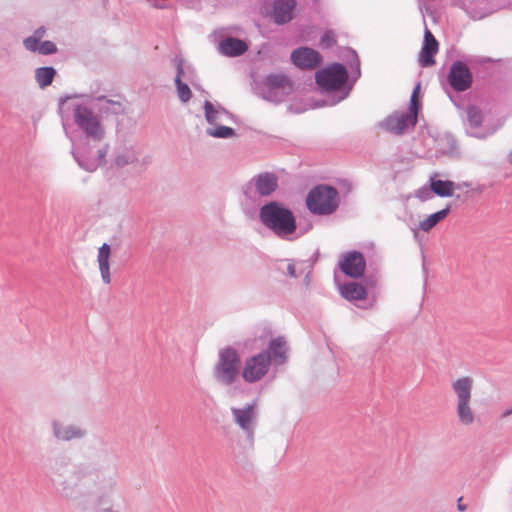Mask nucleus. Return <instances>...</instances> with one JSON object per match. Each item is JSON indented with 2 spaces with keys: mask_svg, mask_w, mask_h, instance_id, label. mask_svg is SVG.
Instances as JSON below:
<instances>
[{
  "mask_svg": "<svg viewBox=\"0 0 512 512\" xmlns=\"http://www.w3.org/2000/svg\"><path fill=\"white\" fill-rule=\"evenodd\" d=\"M105 99L104 95L91 93L71 94L59 98L58 113L65 128V122L72 114L75 125L84 133L86 138L94 143H99L105 136L104 127L100 117L88 106L93 101Z\"/></svg>",
  "mask_w": 512,
  "mask_h": 512,
  "instance_id": "obj_1",
  "label": "nucleus"
},
{
  "mask_svg": "<svg viewBox=\"0 0 512 512\" xmlns=\"http://www.w3.org/2000/svg\"><path fill=\"white\" fill-rule=\"evenodd\" d=\"M259 220L280 239L291 241L297 238L295 215L291 209L278 201L264 204L259 211Z\"/></svg>",
  "mask_w": 512,
  "mask_h": 512,
  "instance_id": "obj_2",
  "label": "nucleus"
},
{
  "mask_svg": "<svg viewBox=\"0 0 512 512\" xmlns=\"http://www.w3.org/2000/svg\"><path fill=\"white\" fill-rule=\"evenodd\" d=\"M69 484L73 485V497L76 487H95L103 496L111 493L116 486L115 476L95 463H79L69 473Z\"/></svg>",
  "mask_w": 512,
  "mask_h": 512,
  "instance_id": "obj_3",
  "label": "nucleus"
},
{
  "mask_svg": "<svg viewBox=\"0 0 512 512\" xmlns=\"http://www.w3.org/2000/svg\"><path fill=\"white\" fill-rule=\"evenodd\" d=\"M71 458L60 453L49 459L45 473L58 493L65 498H73V485L69 484Z\"/></svg>",
  "mask_w": 512,
  "mask_h": 512,
  "instance_id": "obj_4",
  "label": "nucleus"
},
{
  "mask_svg": "<svg viewBox=\"0 0 512 512\" xmlns=\"http://www.w3.org/2000/svg\"><path fill=\"white\" fill-rule=\"evenodd\" d=\"M306 206L314 215H331L339 207V194L335 187L317 185L306 197Z\"/></svg>",
  "mask_w": 512,
  "mask_h": 512,
  "instance_id": "obj_5",
  "label": "nucleus"
},
{
  "mask_svg": "<svg viewBox=\"0 0 512 512\" xmlns=\"http://www.w3.org/2000/svg\"><path fill=\"white\" fill-rule=\"evenodd\" d=\"M473 384L474 381L469 376L459 377L451 383V389L455 394L457 418L465 426L471 425L475 420L471 407Z\"/></svg>",
  "mask_w": 512,
  "mask_h": 512,
  "instance_id": "obj_6",
  "label": "nucleus"
},
{
  "mask_svg": "<svg viewBox=\"0 0 512 512\" xmlns=\"http://www.w3.org/2000/svg\"><path fill=\"white\" fill-rule=\"evenodd\" d=\"M240 364V356L236 349L230 346L221 349L213 369L215 380L222 385L233 384L239 376Z\"/></svg>",
  "mask_w": 512,
  "mask_h": 512,
  "instance_id": "obj_7",
  "label": "nucleus"
},
{
  "mask_svg": "<svg viewBox=\"0 0 512 512\" xmlns=\"http://www.w3.org/2000/svg\"><path fill=\"white\" fill-rule=\"evenodd\" d=\"M349 80V72L344 64L334 62L315 74V82L323 92H337L342 95Z\"/></svg>",
  "mask_w": 512,
  "mask_h": 512,
  "instance_id": "obj_8",
  "label": "nucleus"
},
{
  "mask_svg": "<svg viewBox=\"0 0 512 512\" xmlns=\"http://www.w3.org/2000/svg\"><path fill=\"white\" fill-rule=\"evenodd\" d=\"M260 95L263 99L281 103L293 91L292 82L289 77L281 73H271L258 84Z\"/></svg>",
  "mask_w": 512,
  "mask_h": 512,
  "instance_id": "obj_9",
  "label": "nucleus"
},
{
  "mask_svg": "<svg viewBox=\"0 0 512 512\" xmlns=\"http://www.w3.org/2000/svg\"><path fill=\"white\" fill-rule=\"evenodd\" d=\"M278 188V177L272 172H261L252 177L243 187L242 193L248 200L267 197Z\"/></svg>",
  "mask_w": 512,
  "mask_h": 512,
  "instance_id": "obj_10",
  "label": "nucleus"
},
{
  "mask_svg": "<svg viewBox=\"0 0 512 512\" xmlns=\"http://www.w3.org/2000/svg\"><path fill=\"white\" fill-rule=\"evenodd\" d=\"M419 109L420 103L418 100H413L410 102L408 111L393 113L381 122L380 126L388 132L400 135L408 128L416 125Z\"/></svg>",
  "mask_w": 512,
  "mask_h": 512,
  "instance_id": "obj_11",
  "label": "nucleus"
},
{
  "mask_svg": "<svg viewBox=\"0 0 512 512\" xmlns=\"http://www.w3.org/2000/svg\"><path fill=\"white\" fill-rule=\"evenodd\" d=\"M89 140L80 147H72L71 154L80 168L87 172H94L97 168L105 163V157L109 150V145L104 144L98 148L97 155H92L89 147Z\"/></svg>",
  "mask_w": 512,
  "mask_h": 512,
  "instance_id": "obj_12",
  "label": "nucleus"
},
{
  "mask_svg": "<svg viewBox=\"0 0 512 512\" xmlns=\"http://www.w3.org/2000/svg\"><path fill=\"white\" fill-rule=\"evenodd\" d=\"M270 365V352L261 351L260 353L246 359L242 371V377L248 383L257 382L267 374Z\"/></svg>",
  "mask_w": 512,
  "mask_h": 512,
  "instance_id": "obj_13",
  "label": "nucleus"
},
{
  "mask_svg": "<svg viewBox=\"0 0 512 512\" xmlns=\"http://www.w3.org/2000/svg\"><path fill=\"white\" fill-rule=\"evenodd\" d=\"M447 82L452 90L464 92L471 88L473 75L466 63L456 60L449 69Z\"/></svg>",
  "mask_w": 512,
  "mask_h": 512,
  "instance_id": "obj_14",
  "label": "nucleus"
},
{
  "mask_svg": "<svg viewBox=\"0 0 512 512\" xmlns=\"http://www.w3.org/2000/svg\"><path fill=\"white\" fill-rule=\"evenodd\" d=\"M466 115L467 120L465 127L468 135L478 139H485L496 132L497 128H490L482 125L483 113L479 107L469 105L466 109Z\"/></svg>",
  "mask_w": 512,
  "mask_h": 512,
  "instance_id": "obj_15",
  "label": "nucleus"
},
{
  "mask_svg": "<svg viewBox=\"0 0 512 512\" xmlns=\"http://www.w3.org/2000/svg\"><path fill=\"white\" fill-rule=\"evenodd\" d=\"M338 266L346 276L360 278L364 275L366 260L361 252L353 250L343 255V259L339 261Z\"/></svg>",
  "mask_w": 512,
  "mask_h": 512,
  "instance_id": "obj_16",
  "label": "nucleus"
},
{
  "mask_svg": "<svg viewBox=\"0 0 512 512\" xmlns=\"http://www.w3.org/2000/svg\"><path fill=\"white\" fill-rule=\"evenodd\" d=\"M52 434L62 442H70L73 440L84 439L88 431L85 427L79 424H64L58 420H53L51 423Z\"/></svg>",
  "mask_w": 512,
  "mask_h": 512,
  "instance_id": "obj_17",
  "label": "nucleus"
},
{
  "mask_svg": "<svg viewBox=\"0 0 512 512\" xmlns=\"http://www.w3.org/2000/svg\"><path fill=\"white\" fill-rule=\"evenodd\" d=\"M292 63L300 69H314L322 61L319 52L308 47H299L291 53Z\"/></svg>",
  "mask_w": 512,
  "mask_h": 512,
  "instance_id": "obj_18",
  "label": "nucleus"
},
{
  "mask_svg": "<svg viewBox=\"0 0 512 512\" xmlns=\"http://www.w3.org/2000/svg\"><path fill=\"white\" fill-rule=\"evenodd\" d=\"M255 405L253 403L247 404L243 408H231L235 423L247 434L248 438L252 439L254 434V419H255Z\"/></svg>",
  "mask_w": 512,
  "mask_h": 512,
  "instance_id": "obj_19",
  "label": "nucleus"
},
{
  "mask_svg": "<svg viewBox=\"0 0 512 512\" xmlns=\"http://www.w3.org/2000/svg\"><path fill=\"white\" fill-rule=\"evenodd\" d=\"M296 0H274L272 5V18L277 25H283L293 19Z\"/></svg>",
  "mask_w": 512,
  "mask_h": 512,
  "instance_id": "obj_20",
  "label": "nucleus"
},
{
  "mask_svg": "<svg viewBox=\"0 0 512 512\" xmlns=\"http://www.w3.org/2000/svg\"><path fill=\"white\" fill-rule=\"evenodd\" d=\"M352 59L349 63L350 69H351V75H349V80L346 84V87H344L342 95L334 96L331 101V105L338 104L339 102L346 99L349 94L351 93L354 84L356 81L361 77V68H360V60L357 55V53L354 50H350Z\"/></svg>",
  "mask_w": 512,
  "mask_h": 512,
  "instance_id": "obj_21",
  "label": "nucleus"
},
{
  "mask_svg": "<svg viewBox=\"0 0 512 512\" xmlns=\"http://www.w3.org/2000/svg\"><path fill=\"white\" fill-rule=\"evenodd\" d=\"M248 44L239 38L227 36L219 43V52L228 57H238L245 54L248 50Z\"/></svg>",
  "mask_w": 512,
  "mask_h": 512,
  "instance_id": "obj_22",
  "label": "nucleus"
},
{
  "mask_svg": "<svg viewBox=\"0 0 512 512\" xmlns=\"http://www.w3.org/2000/svg\"><path fill=\"white\" fill-rule=\"evenodd\" d=\"M438 174L435 173L430 176L429 182L432 187V191L439 197H451L454 189L459 188V184H455L450 180H441L437 178Z\"/></svg>",
  "mask_w": 512,
  "mask_h": 512,
  "instance_id": "obj_23",
  "label": "nucleus"
},
{
  "mask_svg": "<svg viewBox=\"0 0 512 512\" xmlns=\"http://www.w3.org/2000/svg\"><path fill=\"white\" fill-rule=\"evenodd\" d=\"M110 254H111L110 245L107 243H103L98 251V264H99L101 278L105 284H110V282H111L110 265H109Z\"/></svg>",
  "mask_w": 512,
  "mask_h": 512,
  "instance_id": "obj_24",
  "label": "nucleus"
},
{
  "mask_svg": "<svg viewBox=\"0 0 512 512\" xmlns=\"http://www.w3.org/2000/svg\"><path fill=\"white\" fill-rule=\"evenodd\" d=\"M340 294L349 301L363 300L367 296V291L363 285L357 282H348L341 286Z\"/></svg>",
  "mask_w": 512,
  "mask_h": 512,
  "instance_id": "obj_25",
  "label": "nucleus"
},
{
  "mask_svg": "<svg viewBox=\"0 0 512 512\" xmlns=\"http://www.w3.org/2000/svg\"><path fill=\"white\" fill-rule=\"evenodd\" d=\"M204 114L206 121L211 124L215 125L217 121L221 119L223 115L232 118L233 115L227 111L224 107L221 105L214 106L209 100L204 101Z\"/></svg>",
  "mask_w": 512,
  "mask_h": 512,
  "instance_id": "obj_26",
  "label": "nucleus"
},
{
  "mask_svg": "<svg viewBox=\"0 0 512 512\" xmlns=\"http://www.w3.org/2000/svg\"><path fill=\"white\" fill-rule=\"evenodd\" d=\"M266 351L270 352L271 359L281 365L287 360L286 356V342L283 337H277L270 341L269 347Z\"/></svg>",
  "mask_w": 512,
  "mask_h": 512,
  "instance_id": "obj_27",
  "label": "nucleus"
},
{
  "mask_svg": "<svg viewBox=\"0 0 512 512\" xmlns=\"http://www.w3.org/2000/svg\"><path fill=\"white\" fill-rule=\"evenodd\" d=\"M138 160V154L133 147H124L116 151L114 165L117 168H123Z\"/></svg>",
  "mask_w": 512,
  "mask_h": 512,
  "instance_id": "obj_28",
  "label": "nucleus"
},
{
  "mask_svg": "<svg viewBox=\"0 0 512 512\" xmlns=\"http://www.w3.org/2000/svg\"><path fill=\"white\" fill-rule=\"evenodd\" d=\"M449 213H450V206L448 205L445 208L429 215L427 218L420 221L419 228L424 232H428L434 226H436L440 221L445 219Z\"/></svg>",
  "mask_w": 512,
  "mask_h": 512,
  "instance_id": "obj_29",
  "label": "nucleus"
},
{
  "mask_svg": "<svg viewBox=\"0 0 512 512\" xmlns=\"http://www.w3.org/2000/svg\"><path fill=\"white\" fill-rule=\"evenodd\" d=\"M56 75V70L51 66L39 67L35 70V80L40 88L49 86Z\"/></svg>",
  "mask_w": 512,
  "mask_h": 512,
  "instance_id": "obj_30",
  "label": "nucleus"
},
{
  "mask_svg": "<svg viewBox=\"0 0 512 512\" xmlns=\"http://www.w3.org/2000/svg\"><path fill=\"white\" fill-rule=\"evenodd\" d=\"M439 45H422L420 54H419V64L422 67H430L435 64L434 56L438 52Z\"/></svg>",
  "mask_w": 512,
  "mask_h": 512,
  "instance_id": "obj_31",
  "label": "nucleus"
},
{
  "mask_svg": "<svg viewBox=\"0 0 512 512\" xmlns=\"http://www.w3.org/2000/svg\"><path fill=\"white\" fill-rule=\"evenodd\" d=\"M206 134L208 136L218 139L232 138L236 135L235 130L233 128L223 125H217L215 127L207 128Z\"/></svg>",
  "mask_w": 512,
  "mask_h": 512,
  "instance_id": "obj_32",
  "label": "nucleus"
},
{
  "mask_svg": "<svg viewBox=\"0 0 512 512\" xmlns=\"http://www.w3.org/2000/svg\"><path fill=\"white\" fill-rule=\"evenodd\" d=\"M275 270L290 278H297L296 266L293 260H279L275 263Z\"/></svg>",
  "mask_w": 512,
  "mask_h": 512,
  "instance_id": "obj_33",
  "label": "nucleus"
},
{
  "mask_svg": "<svg viewBox=\"0 0 512 512\" xmlns=\"http://www.w3.org/2000/svg\"><path fill=\"white\" fill-rule=\"evenodd\" d=\"M105 103L100 107V111L105 114H113V115H119L123 113V105L119 101H114L111 99H103Z\"/></svg>",
  "mask_w": 512,
  "mask_h": 512,
  "instance_id": "obj_34",
  "label": "nucleus"
},
{
  "mask_svg": "<svg viewBox=\"0 0 512 512\" xmlns=\"http://www.w3.org/2000/svg\"><path fill=\"white\" fill-rule=\"evenodd\" d=\"M174 82L176 85L177 95L179 99L184 103L188 102L192 97V92L188 84L185 83L183 80H180L179 78L174 79Z\"/></svg>",
  "mask_w": 512,
  "mask_h": 512,
  "instance_id": "obj_35",
  "label": "nucleus"
},
{
  "mask_svg": "<svg viewBox=\"0 0 512 512\" xmlns=\"http://www.w3.org/2000/svg\"><path fill=\"white\" fill-rule=\"evenodd\" d=\"M336 43V35L332 30L325 31L320 38V46L324 49L332 48Z\"/></svg>",
  "mask_w": 512,
  "mask_h": 512,
  "instance_id": "obj_36",
  "label": "nucleus"
},
{
  "mask_svg": "<svg viewBox=\"0 0 512 512\" xmlns=\"http://www.w3.org/2000/svg\"><path fill=\"white\" fill-rule=\"evenodd\" d=\"M173 61L175 63V67H176L175 79L179 78L180 80H183L187 74V72H185V70H186L185 60L182 57H175Z\"/></svg>",
  "mask_w": 512,
  "mask_h": 512,
  "instance_id": "obj_37",
  "label": "nucleus"
},
{
  "mask_svg": "<svg viewBox=\"0 0 512 512\" xmlns=\"http://www.w3.org/2000/svg\"><path fill=\"white\" fill-rule=\"evenodd\" d=\"M37 51L43 55H51L57 51V47L52 41L46 40L38 46Z\"/></svg>",
  "mask_w": 512,
  "mask_h": 512,
  "instance_id": "obj_38",
  "label": "nucleus"
},
{
  "mask_svg": "<svg viewBox=\"0 0 512 512\" xmlns=\"http://www.w3.org/2000/svg\"><path fill=\"white\" fill-rule=\"evenodd\" d=\"M433 195H434V192L432 191L431 186L430 187L423 186V187L419 188L415 194V196L422 202L431 199L433 197Z\"/></svg>",
  "mask_w": 512,
  "mask_h": 512,
  "instance_id": "obj_39",
  "label": "nucleus"
},
{
  "mask_svg": "<svg viewBox=\"0 0 512 512\" xmlns=\"http://www.w3.org/2000/svg\"><path fill=\"white\" fill-rule=\"evenodd\" d=\"M24 47L29 51H37L39 46V39L36 36H29L23 41Z\"/></svg>",
  "mask_w": 512,
  "mask_h": 512,
  "instance_id": "obj_40",
  "label": "nucleus"
},
{
  "mask_svg": "<svg viewBox=\"0 0 512 512\" xmlns=\"http://www.w3.org/2000/svg\"><path fill=\"white\" fill-rule=\"evenodd\" d=\"M423 44L424 45H427V44L439 45L438 41L436 40V38L434 37V35L432 34V32L428 28H426L425 32H424Z\"/></svg>",
  "mask_w": 512,
  "mask_h": 512,
  "instance_id": "obj_41",
  "label": "nucleus"
},
{
  "mask_svg": "<svg viewBox=\"0 0 512 512\" xmlns=\"http://www.w3.org/2000/svg\"><path fill=\"white\" fill-rule=\"evenodd\" d=\"M185 72H187L186 76H185V80L188 81V82H193V79L195 77V71L194 69L190 66V65H186V70Z\"/></svg>",
  "mask_w": 512,
  "mask_h": 512,
  "instance_id": "obj_42",
  "label": "nucleus"
},
{
  "mask_svg": "<svg viewBox=\"0 0 512 512\" xmlns=\"http://www.w3.org/2000/svg\"><path fill=\"white\" fill-rule=\"evenodd\" d=\"M44 33H45L44 28L40 27V28L35 30L34 36H36L38 39H40L43 36Z\"/></svg>",
  "mask_w": 512,
  "mask_h": 512,
  "instance_id": "obj_43",
  "label": "nucleus"
},
{
  "mask_svg": "<svg viewBox=\"0 0 512 512\" xmlns=\"http://www.w3.org/2000/svg\"><path fill=\"white\" fill-rule=\"evenodd\" d=\"M419 88H420V85L418 84L414 89H413V92H412V95H411V101L413 100H416V95L418 94L419 92Z\"/></svg>",
  "mask_w": 512,
  "mask_h": 512,
  "instance_id": "obj_44",
  "label": "nucleus"
},
{
  "mask_svg": "<svg viewBox=\"0 0 512 512\" xmlns=\"http://www.w3.org/2000/svg\"><path fill=\"white\" fill-rule=\"evenodd\" d=\"M511 414H512V406L510 408H507L506 410H504L501 414V417L506 418V417L510 416Z\"/></svg>",
  "mask_w": 512,
  "mask_h": 512,
  "instance_id": "obj_45",
  "label": "nucleus"
},
{
  "mask_svg": "<svg viewBox=\"0 0 512 512\" xmlns=\"http://www.w3.org/2000/svg\"><path fill=\"white\" fill-rule=\"evenodd\" d=\"M461 499H462V498H459V499H458V506H457V507H458V509H459L460 511H464V510L466 509V506L460 503Z\"/></svg>",
  "mask_w": 512,
  "mask_h": 512,
  "instance_id": "obj_46",
  "label": "nucleus"
},
{
  "mask_svg": "<svg viewBox=\"0 0 512 512\" xmlns=\"http://www.w3.org/2000/svg\"><path fill=\"white\" fill-rule=\"evenodd\" d=\"M446 93L448 94V96H449L450 100H451L455 105H457V103L454 101V99H453V97H452V95H451L450 91H448V90L446 89Z\"/></svg>",
  "mask_w": 512,
  "mask_h": 512,
  "instance_id": "obj_47",
  "label": "nucleus"
},
{
  "mask_svg": "<svg viewBox=\"0 0 512 512\" xmlns=\"http://www.w3.org/2000/svg\"><path fill=\"white\" fill-rule=\"evenodd\" d=\"M508 161L512 165V150H511V152L508 155Z\"/></svg>",
  "mask_w": 512,
  "mask_h": 512,
  "instance_id": "obj_48",
  "label": "nucleus"
},
{
  "mask_svg": "<svg viewBox=\"0 0 512 512\" xmlns=\"http://www.w3.org/2000/svg\"><path fill=\"white\" fill-rule=\"evenodd\" d=\"M462 186H463V187H467V188H468V187H470V183H469V182H463V183H462Z\"/></svg>",
  "mask_w": 512,
  "mask_h": 512,
  "instance_id": "obj_49",
  "label": "nucleus"
}]
</instances>
